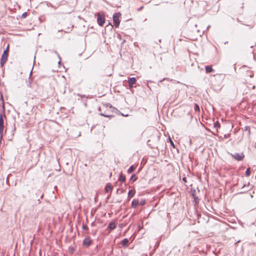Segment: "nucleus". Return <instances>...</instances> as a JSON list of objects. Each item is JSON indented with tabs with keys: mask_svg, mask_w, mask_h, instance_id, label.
I'll use <instances>...</instances> for the list:
<instances>
[{
	"mask_svg": "<svg viewBox=\"0 0 256 256\" xmlns=\"http://www.w3.org/2000/svg\"><path fill=\"white\" fill-rule=\"evenodd\" d=\"M26 190L27 191V194H30V190L29 188H27Z\"/></svg>",
	"mask_w": 256,
	"mask_h": 256,
	"instance_id": "obj_25",
	"label": "nucleus"
},
{
	"mask_svg": "<svg viewBox=\"0 0 256 256\" xmlns=\"http://www.w3.org/2000/svg\"><path fill=\"white\" fill-rule=\"evenodd\" d=\"M4 128V126H0V134L1 138L2 136Z\"/></svg>",
	"mask_w": 256,
	"mask_h": 256,
	"instance_id": "obj_19",
	"label": "nucleus"
},
{
	"mask_svg": "<svg viewBox=\"0 0 256 256\" xmlns=\"http://www.w3.org/2000/svg\"><path fill=\"white\" fill-rule=\"evenodd\" d=\"M27 16V13L26 12H24V14H22V18H24L26 16Z\"/></svg>",
	"mask_w": 256,
	"mask_h": 256,
	"instance_id": "obj_24",
	"label": "nucleus"
},
{
	"mask_svg": "<svg viewBox=\"0 0 256 256\" xmlns=\"http://www.w3.org/2000/svg\"><path fill=\"white\" fill-rule=\"evenodd\" d=\"M43 196H44V194H42L40 198H42L43 197Z\"/></svg>",
	"mask_w": 256,
	"mask_h": 256,
	"instance_id": "obj_35",
	"label": "nucleus"
},
{
	"mask_svg": "<svg viewBox=\"0 0 256 256\" xmlns=\"http://www.w3.org/2000/svg\"><path fill=\"white\" fill-rule=\"evenodd\" d=\"M146 204V200H142L140 202V204L142 206H144Z\"/></svg>",
	"mask_w": 256,
	"mask_h": 256,
	"instance_id": "obj_23",
	"label": "nucleus"
},
{
	"mask_svg": "<svg viewBox=\"0 0 256 256\" xmlns=\"http://www.w3.org/2000/svg\"><path fill=\"white\" fill-rule=\"evenodd\" d=\"M0 126H4V119L2 114H0Z\"/></svg>",
	"mask_w": 256,
	"mask_h": 256,
	"instance_id": "obj_16",
	"label": "nucleus"
},
{
	"mask_svg": "<svg viewBox=\"0 0 256 256\" xmlns=\"http://www.w3.org/2000/svg\"><path fill=\"white\" fill-rule=\"evenodd\" d=\"M250 197L251 198H253V195L252 194H250Z\"/></svg>",
	"mask_w": 256,
	"mask_h": 256,
	"instance_id": "obj_33",
	"label": "nucleus"
},
{
	"mask_svg": "<svg viewBox=\"0 0 256 256\" xmlns=\"http://www.w3.org/2000/svg\"><path fill=\"white\" fill-rule=\"evenodd\" d=\"M136 79L134 77L130 78L128 80V84H134L136 83Z\"/></svg>",
	"mask_w": 256,
	"mask_h": 256,
	"instance_id": "obj_12",
	"label": "nucleus"
},
{
	"mask_svg": "<svg viewBox=\"0 0 256 256\" xmlns=\"http://www.w3.org/2000/svg\"><path fill=\"white\" fill-rule=\"evenodd\" d=\"M205 69L206 73H210L214 71V69L210 66H206L205 68Z\"/></svg>",
	"mask_w": 256,
	"mask_h": 256,
	"instance_id": "obj_10",
	"label": "nucleus"
},
{
	"mask_svg": "<svg viewBox=\"0 0 256 256\" xmlns=\"http://www.w3.org/2000/svg\"><path fill=\"white\" fill-rule=\"evenodd\" d=\"M197 198H196V199H197ZM194 200H195V201H197V200H196V198H195V199H194Z\"/></svg>",
	"mask_w": 256,
	"mask_h": 256,
	"instance_id": "obj_37",
	"label": "nucleus"
},
{
	"mask_svg": "<svg viewBox=\"0 0 256 256\" xmlns=\"http://www.w3.org/2000/svg\"><path fill=\"white\" fill-rule=\"evenodd\" d=\"M92 240L90 236L86 237L83 240L82 244L86 247H88L90 246Z\"/></svg>",
	"mask_w": 256,
	"mask_h": 256,
	"instance_id": "obj_4",
	"label": "nucleus"
},
{
	"mask_svg": "<svg viewBox=\"0 0 256 256\" xmlns=\"http://www.w3.org/2000/svg\"><path fill=\"white\" fill-rule=\"evenodd\" d=\"M128 243V238H124L122 242V246H127Z\"/></svg>",
	"mask_w": 256,
	"mask_h": 256,
	"instance_id": "obj_14",
	"label": "nucleus"
},
{
	"mask_svg": "<svg viewBox=\"0 0 256 256\" xmlns=\"http://www.w3.org/2000/svg\"><path fill=\"white\" fill-rule=\"evenodd\" d=\"M118 180L120 182H125L126 180V176H124V174H121L120 175V176L118 178Z\"/></svg>",
	"mask_w": 256,
	"mask_h": 256,
	"instance_id": "obj_13",
	"label": "nucleus"
},
{
	"mask_svg": "<svg viewBox=\"0 0 256 256\" xmlns=\"http://www.w3.org/2000/svg\"><path fill=\"white\" fill-rule=\"evenodd\" d=\"M135 192H136L134 190H130L128 192V198L130 199V198H132V197H133L135 194Z\"/></svg>",
	"mask_w": 256,
	"mask_h": 256,
	"instance_id": "obj_11",
	"label": "nucleus"
},
{
	"mask_svg": "<svg viewBox=\"0 0 256 256\" xmlns=\"http://www.w3.org/2000/svg\"><path fill=\"white\" fill-rule=\"evenodd\" d=\"M142 8H143V7H141L140 8L138 9V10H142Z\"/></svg>",
	"mask_w": 256,
	"mask_h": 256,
	"instance_id": "obj_32",
	"label": "nucleus"
},
{
	"mask_svg": "<svg viewBox=\"0 0 256 256\" xmlns=\"http://www.w3.org/2000/svg\"><path fill=\"white\" fill-rule=\"evenodd\" d=\"M139 204V201L138 199H134L132 202V208H136Z\"/></svg>",
	"mask_w": 256,
	"mask_h": 256,
	"instance_id": "obj_8",
	"label": "nucleus"
},
{
	"mask_svg": "<svg viewBox=\"0 0 256 256\" xmlns=\"http://www.w3.org/2000/svg\"><path fill=\"white\" fill-rule=\"evenodd\" d=\"M100 115L102 116H105V117H108V118H110V117L113 116H112V115H107V114H106L105 113H100Z\"/></svg>",
	"mask_w": 256,
	"mask_h": 256,
	"instance_id": "obj_20",
	"label": "nucleus"
},
{
	"mask_svg": "<svg viewBox=\"0 0 256 256\" xmlns=\"http://www.w3.org/2000/svg\"><path fill=\"white\" fill-rule=\"evenodd\" d=\"M182 180L184 182H186V177H184L182 178Z\"/></svg>",
	"mask_w": 256,
	"mask_h": 256,
	"instance_id": "obj_27",
	"label": "nucleus"
},
{
	"mask_svg": "<svg viewBox=\"0 0 256 256\" xmlns=\"http://www.w3.org/2000/svg\"><path fill=\"white\" fill-rule=\"evenodd\" d=\"M8 48L9 45L7 46L6 49L4 51L3 54L0 60V66L2 67L3 66L4 63L6 62L8 60Z\"/></svg>",
	"mask_w": 256,
	"mask_h": 256,
	"instance_id": "obj_1",
	"label": "nucleus"
},
{
	"mask_svg": "<svg viewBox=\"0 0 256 256\" xmlns=\"http://www.w3.org/2000/svg\"><path fill=\"white\" fill-rule=\"evenodd\" d=\"M84 232L85 234H88V231L87 230H84Z\"/></svg>",
	"mask_w": 256,
	"mask_h": 256,
	"instance_id": "obj_30",
	"label": "nucleus"
},
{
	"mask_svg": "<svg viewBox=\"0 0 256 256\" xmlns=\"http://www.w3.org/2000/svg\"><path fill=\"white\" fill-rule=\"evenodd\" d=\"M220 124L218 121H216V122H214V128L216 130V132H218V129L220 128Z\"/></svg>",
	"mask_w": 256,
	"mask_h": 256,
	"instance_id": "obj_9",
	"label": "nucleus"
},
{
	"mask_svg": "<svg viewBox=\"0 0 256 256\" xmlns=\"http://www.w3.org/2000/svg\"><path fill=\"white\" fill-rule=\"evenodd\" d=\"M112 190V185L110 183L107 184L105 187L106 192H110L111 193Z\"/></svg>",
	"mask_w": 256,
	"mask_h": 256,
	"instance_id": "obj_7",
	"label": "nucleus"
},
{
	"mask_svg": "<svg viewBox=\"0 0 256 256\" xmlns=\"http://www.w3.org/2000/svg\"><path fill=\"white\" fill-rule=\"evenodd\" d=\"M121 114L122 116H128V114H124V113H120Z\"/></svg>",
	"mask_w": 256,
	"mask_h": 256,
	"instance_id": "obj_28",
	"label": "nucleus"
},
{
	"mask_svg": "<svg viewBox=\"0 0 256 256\" xmlns=\"http://www.w3.org/2000/svg\"><path fill=\"white\" fill-rule=\"evenodd\" d=\"M194 110L195 111H200V107L198 104H195L194 106Z\"/></svg>",
	"mask_w": 256,
	"mask_h": 256,
	"instance_id": "obj_21",
	"label": "nucleus"
},
{
	"mask_svg": "<svg viewBox=\"0 0 256 256\" xmlns=\"http://www.w3.org/2000/svg\"><path fill=\"white\" fill-rule=\"evenodd\" d=\"M170 140V144L171 145L174 147V148H175V146L174 145V142H172V140Z\"/></svg>",
	"mask_w": 256,
	"mask_h": 256,
	"instance_id": "obj_26",
	"label": "nucleus"
},
{
	"mask_svg": "<svg viewBox=\"0 0 256 256\" xmlns=\"http://www.w3.org/2000/svg\"><path fill=\"white\" fill-rule=\"evenodd\" d=\"M56 256V254H54V256Z\"/></svg>",
	"mask_w": 256,
	"mask_h": 256,
	"instance_id": "obj_38",
	"label": "nucleus"
},
{
	"mask_svg": "<svg viewBox=\"0 0 256 256\" xmlns=\"http://www.w3.org/2000/svg\"><path fill=\"white\" fill-rule=\"evenodd\" d=\"M197 198H196V199H197ZM194 200H195V201H197V200H196V198H195V199H194Z\"/></svg>",
	"mask_w": 256,
	"mask_h": 256,
	"instance_id": "obj_36",
	"label": "nucleus"
},
{
	"mask_svg": "<svg viewBox=\"0 0 256 256\" xmlns=\"http://www.w3.org/2000/svg\"><path fill=\"white\" fill-rule=\"evenodd\" d=\"M121 16L120 12L114 13L112 16L114 24L116 27H118L120 25V18Z\"/></svg>",
	"mask_w": 256,
	"mask_h": 256,
	"instance_id": "obj_2",
	"label": "nucleus"
},
{
	"mask_svg": "<svg viewBox=\"0 0 256 256\" xmlns=\"http://www.w3.org/2000/svg\"><path fill=\"white\" fill-rule=\"evenodd\" d=\"M129 84V88H132L133 87V84Z\"/></svg>",
	"mask_w": 256,
	"mask_h": 256,
	"instance_id": "obj_29",
	"label": "nucleus"
},
{
	"mask_svg": "<svg viewBox=\"0 0 256 256\" xmlns=\"http://www.w3.org/2000/svg\"><path fill=\"white\" fill-rule=\"evenodd\" d=\"M82 228L84 230H87V231L88 230V227L84 224H83V225H82Z\"/></svg>",
	"mask_w": 256,
	"mask_h": 256,
	"instance_id": "obj_22",
	"label": "nucleus"
},
{
	"mask_svg": "<svg viewBox=\"0 0 256 256\" xmlns=\"http://www.w3.org/2000/svg\"><path fill=\"white\" fill-rule=\"evenodd\" d=\"M250 174V168H248L246 172V176H249Z\"/></svg>",
	"mask_w": 256,
	"mask_h": 256,
	"instance_id": "obj_18",
	"label": "nucleus"
},
{
	"mask_svg": "<svg viewBox=\"0 0 256 256\" xmlns=\"http://www.w3.org/2000/svg\"><path fill=\"white\" fill-rule=\"evenodd\" d=\"M168 80V78H164L162 80H160V82H162V80Z\"/></svg>",
	"mask_w": 256,
	"mask_h": 256,
	"instance_id": "obj_31",
	"label": "nucleus"
},
{
	"mask_svg": "<svg viewBox=\"0 0 256 256\" xmlns=\"http://www.w3.org/2000/svg\"><path fill=\"white\" fill-rule=\"evenodd\" d=\"M97 16V22L98 24L100 26H102L105 22V18L104 16H102L100 13H98Z\"/></svg>",
	"mask_w": 256,
	"mask_h": 256,
	"instance_id": "obj_3",
	"label": "nucleus"
},
{
	"mask_svg": "<svg viewBox=\"0 0 256 256\" xmlns=\"http://www.w3.org/2000/svg\"><path fill=\"white\" fill-rule=\"evenodd\" d=\"M246 184L244 185L242 187V188H244V186H246Z\"/></svg>",
	"mask_w": 256,
	"mask_h": 256,
	"instance_id": "obj_34",
	"label": "nucleus"
},
{
	"mask_svg": "<svg viewBox=\"0 0 256 256\" xmlns=\"http://www.w3.org/2000/svg\"><path fill=\"white\" fill-rule=\"evenodd\" d=\"M134 169L135 168L134 166H130L128 170V173H132L134 170Z\"/></svg>",
	"mask_w": 256,
	"mask_h": 256,
	"instance_id": "obj_15",
	"label": "nucleus"
},
{
	"mask_svg": "<svg viewBox=\"0 0 256 256\" xmlns=\"http://www.w3.org/2000/svg\"><path fill=\"white\" fill-rule=\"evenodd\" d=\"M116 228V224L115 222H112L108 224L107 229L108 230L109 232H110L112 230H114Z\"/></svg>",
	"mask_w": 256,
	"mask_h": 256,
	"instance_id": "obj_6",
	"label": "nucleus"
},
{
	"mask_svg": "<svg viewBox=\"0 0 256 256\" xmlns=\"http://www.w3.org/2000/svg\"><path fill=\"white\" fill-rule=\"evenodd\" d=\"M232 156L238 161L242 160L244 158V154L242 153H236L234 154H232Z\"/></svg>",
	"mask_w": 256,
	"mask_h": 256,
	"instance_id": "obj_5",
	"label": "nucleus"
},
{
	"mask_svg": "<svg viewBox=\"0 0 256 256\" xmlns=\"http://www.w3.org/2000/svg\"><path fill=\"white\" fill-rule=\"evenodd\" d=\"M137 180V178L135 174H132L130 178V180L132 182H135Z\"/></svg>",
	"mask_w": 256,
	"mask_h": 256,
	"instance_id": "obj_17",
	"label": "nucleus"
}]
</instances>
